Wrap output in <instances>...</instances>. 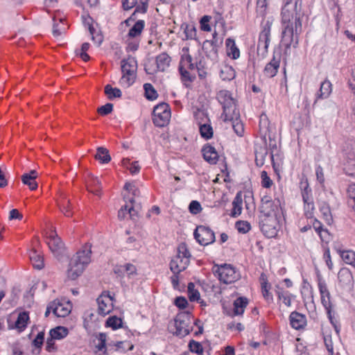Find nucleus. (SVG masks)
Listing matches in <instances>:
<instances>
[{
  "instance_id": "bf43d9fd",
  "label": "nucleus",
  "mask_w": 355,
  "mask_h": 355,
  "mask_svg": "<svg viewBox=\"0 0 355 355\" xmlns=\"http://www.w3.org/2000/svg\"><path fill=\"white\" fill-rule=\"evenodd\" d=\"M261 186L263 188H270L272 185L273 184L272 180L270 179V178L268 175V173L266 171H263L261 173Z\"/></svg>"
},
{
  "instance_id": "0eeeda50",
  "label": "nucleus",
  "mask_w": 355,
  "mask_h": 355,
  "mask_svg": "<svg viewBox=\"0 0 355 355\" xmlns=\"http://www.w3.org/2000/svg\"><path fill=\"white\" fill-rule=\"evenodd\" d=\"M212 272L220 282L225 284L234 283L240 278L239 272L231 264H215L212 268Z\"/></svg>"
},
{
  "instance_id": "6e6d98bb",
  "label": "nucleus",
  "mask_w": 355,
  "mask_h": 355,
  "mask_svg": "<svg viewBox=\"0 0 355 355\" xmlns=\"http://www.w3.org/2000/svg\"><path fill=\"white\" fill-rule=\"evenodd\" d=\"M106 326L117 329L122 327V320L116 316L110 317L106 321Z\"/></svg>"
},
{
  "instance_id": "c85d7f7f",
  "label": "nucleus",
  "mask_w": 355,
  "mask_h": 355,
  "mask_svg": "<svg viewBox=\"0 0 355 355\" xmlns=\"http://www.w3.org/2000/svg\"><path fill=\"white\" fill-rule=\"evenodd\" d=\"M51 309L53 314L57 317H66L71 312L70 305L54 301L51 303Z\"/></svg>"
},
{
  "instance_id": "3c124183",
  "label": "nucleus",
  "mask_w": 355,
  "mask_h": 355,
  "mask_svg": "<svg viewBox=\"0 0 355 355\" xmlns=\"http://www.w3.org/2000/svg\"><path fill=\"white\" fill-rule=\"evenodd\" d=\"M105 93L107 96V98L110 100L121 96V90L116 87H112L110 85H107L105 87Z\"/></svg>"
},
{
  "instance_id": "774afa93",
  "label": "nucleus",
  "mask_w": 355,
  "mask_h": 355,
  "mask_svg": "<svg viewBox=\"0 0 355 355\" xmlns=\"http://www.w3.org/2000/svg\"><path fill=\"white\" fill-rule=\"evenodd\" d=\"M113 110V105L112 103H107L98 108L97 112L99 114L105 116L112 112Z\"/></svg>"
},
{
  "instance_id": "39448f33",
  "label": "nucleus",
  "mask_w": 355,
  "mask_h": 355,
  "mask_svg": "<svg viewBox=\"0 0 355 355\" xmlns=\"http://www.w3.org/2000/svg\"><path fill=\"white\" fill-rule=\"evenodd\" d=\"M191 253L185 243H181L178 247L177 255L170 262V269L173 273H180L189 264Z\"/></svg>"
},
{
  "instance_id": "412c9836",
  "label": "nucleus",
  "mask_w": 355,
  "mask_h": 355,
  "mask_svg": "<svg viewBox=\"0 0 355 355\" xmlns=\"http://www.w3.org/2000/svg\"><path fill=\"white\" fill-rule=\"evenodd\" d=\"M339 284L343 288L350 291L354 286V278L348 268H341L338 274Z\"/></svg>"
},
{
  "instance_id": "37998d69",
  "label": "nucleus",
  "mask_w": 355,
  "mask_h": 355,
  "mask_svg": "<svg viewBox=\"0 0 355 355\" xmlns=\"http://www.w3.org/2000/svg\"><path fill=\"white\" fill-rule=\"evenodd\" d=\"M300 188L302 190V196L304 202H307L313 200L311 189L309 186L307 180L300 182Z\"/></svg>"
},
{
  "instance_id": "603ef678",
  "label": "nucleus",
  "mask_w": 355,
  "mask_h": 355,
  "mask_svg": "<svg viewBox=\"0 0 355 355\" xmlns=\"http://www.w3.org/2000/svg\"><path fill=\"white\" fill-rule=\"evenodd\" d=\"M90 44L88 42H85L82 44L81 48L80 49H76L75 53L76 55L80 56L83 60L87 62L89 60L90 57L87 53V51L89 49Z\"/></svg>"
},
{
  "instance_id": "a211bd4d",
  "label": "nucleus",
  "mask_w": 355,
  "mask_h": 355,
  "mask_svg": "<svg viewBox=\"0 0 355 355\" xmlns=\"http://www.w3.org/2000/svg\"><path fill=\"white\" fill-rule=\"evenodd\" d=\"M281 55L279 53H274L271 60L267 63L263 69V73L267 78H273L276 76L281 62Z\"/></svg>"
},
{
  "instance_id": "423d86ee",
  "label": "nucleus",
  "mask_w": 355,
  "mask_h": 355,
  "mask_svg": "<svg viewBox=\"0 0 355 355\" xmlns=\"http://www.w3.org/2000/svg\"><path fill=\"white\" fill-rule=\"evenodd\" d=\"M261 215L270 216L283 218V208L279 198H272L269 196H264L261 198L259 207Z\"/></svg>"
},
{
  "instance_id": "e2e57ef3",
  "label": "nucleus",
  "mask_w": 355,
  "mask_h": 355,
  "mask_svg": "<svg viewBox=\"0 0 355 355\" xmlns=\"http://www.w3.org/2000/svg\"><path fill=\"white\" fill-rule=\"evenodd\" d=\"M189 347L192 352L196 353L199 355L202 354L203 353L202 346L198 342L192 340L189 342Z\"/></svg>"
},
{
  "instance_id": "8fccbe9b",
  "label": "nucleus",
  "mask_w": 355,
  "mask_h": 355,
  "mask_svg": "<svg viewBox=\"0 0 355 355\" xmlns=\"http://www.w3.org/2000/svg\"><path fill=\"white\" fill-rule=\"evenodd\" d=\"M344 151L345 157L349 162L355 161V141L347 143Z\"/></svg>"
},
{
  "instance_id": "4468645a",
  "label": "nucleus",
  "mask_w": 355,
  "mask_h": 355,
  "mask_svg": "<svg viewBox=\"0 0 355 355\" xmlns=\"http://www.w3.org/2000/svg\"><path fill=\"white\" fill-rule=\"evenodd\" d=\"M195 118L199 126L200 134L205 139H209L213 137L214 131L207 114L201 110L195 114Z\"/></svg>"
},
{
  "instance_id": "052dcab7",
  "label": "nucleus",
  "mask_w": 355,
  "mask_h": 355,
  "mask_svg": "<svg viewBox=\"0 0 355 355\" xmlns=\"http://www.w3.org/2000/svg\"><path fill=\"white\" fill-rule=\"evenodd\" d=\"M341 257L346 263L352 264L355 261V253L350 250L343 251Z\"/></svg>"
},
{
  "instance_id": "4be33fe9",
  "label": "nucleus",
  "mask_w": 355,
  "mask_h": 355,
  "mask_svg": "<svg viewBox=\"0 0 355 355\" xmlns=\"http://www.w3.org/2000/svg\"><path fill=\"white\" fill-rule=\"evenodd\" d=\"M259 127L260 137L265 141H266L267 137L270 139L271 133L275 128L270 125L269 119L266 114L260 116Z\"/></svg>"
},
{
  "instance_id": "473e14b6",
  "label": "nucleus",
  "mask_w": 355,
  "mask_h": 355,
  "mask_svg": "<svg viewBox=\"0 0 355 355\" xmlns=\"http://www.w3.org/2000/svg\"><path fill=\"white\" fill-rule=\"evenodd\" d=\"M98 179L93 175H89L86 180V186L87 190L95 195H100L101 185Z\"/></svg>"
},
{
  "instance_id": "5701e85b",
  "label": "nucleus",
  "mask_w": 355,
  "mask_h": 355,
  "mask_svg": "<svg viewBox=\"0 0 355 355\" xmlns=\"http://www.w3.org/2000/svg\"><path fill=\"white\" fill-rule=\"evenodd\" d=\"M270 40V26L267 24L260 33L257 45L258 51L263 50V53L267 52Z\"/></svg>"
},
{
  "instance_id": "dca6fc26",
  "label": "nucleus",
  "mask_w": 355,
  "mask_h": 355,
  "mask_svg": "<svg viewBox=\"0 0 355 355\" xmlns=\"http://www.w3.org/2000/svg\"><path fill=\"white\" fill-rule=\"evenodd\" d=\"M196 240L202 245H207L214 242L215 234L208 227L200 225L193 233Z\"/></svg>"
},
{
  "instance_id": "864d4df0",
  "label": "nucleus",
  "mask_w": 355,
  "mask_h": 355,
  "mask_svg": "<svg viewBox=\"0 0 355 355\" xmlns=\"http://www.w3.org/2000/svg\"><path fill=\"white\" fill-rule=\"evenodd\" d=\"M145 91V96L148 100H155L157 97V93L153 86L150 83H145L144 85Z\"/></svg>"
},
{
  "instance_id": "a18cd8bd",
  "label": "nucleus",
  "mask_w": 355,
  "mask_h": 355,
  "mask_svg": "<svg viewBox=\"0 0 355 355\" xmlns=\"http://www.w3.org/2000/svg\"><path fill=\"white\" fill-rule=\"evenodd\" d=\"M67 334L68 329L64 327H57L50 331V336L56 340L64 338Z\"/></svg>"
},
{
  "instance_id": "9b49d317",
  "label": "nucleus",
  "mask_w": 355,
  "mask_h": 355,
  "mask_svg": "<svg viewBox=\"0 0 355 355\" xmlns=\"http://www.w3.org/2000/svg\"><path fill=\"white\" fill-rule=\"evenodd\" d=\"M171 58L166 53H162L158 55L154 64L148 62L145 65V71L148 74H154L157 71H166L171 64Z\"/></svg>"
},
{
  "instance_id": "49530a36",
  "label": "nucleus",
  "mask_w": 355,
  "mask_h": 355,
  "mask_svg": "<svg viewBox=\"0 0 355 355\" xmlns=\"http://www.w3.org/2000/svg\"><path fill=\"white\" fill-rule=\"evenodd\" d=\"M197 69L198 76L200 79L205 78L208 73V68L204 59H200L195 64V69Z\"/></svg>"
},
{
  "instance_id": "6e6552de",
  "label": "nucleus",
  "mask_w": 355,
  "mask_h": 355,
  "mask_svg": "<svg viewBox=\"0 0 355 355\" xmlns=\"http://www.w3.org/2000/svg\"><path fill=\"white\" fill-rule=\"evenodd\" d=\"M282 218L259 216V226L263 234L268 238H275L278 233Z\"/></svg>"
},
{
  "instance_id": "a878e982",
  "label": "nucleus",
  "mask_w": 355,
  "mask_h": 355,
  "mask_svg": "<svg viewBox=\"0 0 355 355\" xmlns=\"http://www.w3.org/2000/svg\"><path fill=\"white\" fill-rule=\"evenodd\" d=\"M88 30L91 35L92 40L100 46L104 40V36L99 24H87Z\"/></svg>"
},
{
  "instance_id": "79ce46f5",
  "label": "nucleus",
  "mask_w": 355,
  "mask_h": 355,
  "mask_svg": "<svg viewBox=\"0 0 355 355\" xmlns=\"http://www.w3.org/2000/svg\"><path fill=\"white\" fill-rule=\"evenodd\" d=\"M234 69L230 65H224L220 71V77L223 80H231L235 78Z\"/></svg>"
},
{
  "instance_id": "5fc2aeb1",
  "label": "nucleus",
  "mask_w": 355,
  "mask_h": 355,
  "mask_svg": "<svg viewBox=\"0 0 355 355\" xmlns=\"http://www.w3.org/2000/svg\"><path fill=\"white\" fill-rule=\"evenodd\" d=\"M320 212L322 213L323 218L324 220L328 223L330 224L333 221V218L331 213V209L329 206L326 204L323 203L320 207Z\"/></svg>"
},
{
  "instance_id": "f8f14e48",
  "label": "nucleus",
  "mask_w": 355,
  "mask_h": 355,
  "mask_svg": "<svg viewBox=\"0 0 355 355\" xmlns=\"http://www.w3.org/2000/svg\"><path fill=\"white\" fill-rule=\"evenodd\" d=\"M222 44L223 37H219L217 31L214 29L212 33V40H207L203 42L202 50L207 57L216 60Z\"/></svg>"
},
{
  "instance_id": "c03bdc74",
  "label": "nucleus",
  "mask_w": 355,
  "mask_h": 355,
  "mask_svg": "<svg viewBox=\"0 0 355 355\" xmlns=\"http://www.w3.org/2000/svg\"><path fill=\"white\" fill-rule=\"evenodd\" d=\"M225 121H230L232 123V128L235 132V133L239 136L242 137L244 134V126L242 122L240 120V115L236 119H223Z\"/></svg>"
},
{
  "instance_id": "aec40b11",
  "label": "nucleus",
  "mask_w": 355,
  "mask_h": 355,
  "mask_svg": "<svg viewBox=\"0 0 355 355\" xmlns=\"http://www.w3.org/2000/svg\"><path fill=\"white\" fill-rule=\"evenodd\" d=\"M98 313L105 316L109 314L113 309V299L109 295H101L97 298Z\"/></svg>"
},
{
  "instance_id": "cd10ccee",
  "label": "nucleus",
  "mask_w": 355,
  "mask_h": 355,
  "mask_svg": "<svg viewBox=\"0 0 355 355\" xmlns=\"http://www.w3.org/2000/svg\"><path fill=\"white\" fill-rule=\"evenodd\" d=\"M57 202L60 211L64 214L65 216H72L73 211L71 210V202L65 193H62L60 194Z\"/></svg>"
},
{
  "instance_id": "0e129e2a",
  "label": "nucleus",
  "mask_w": 355,
  "mask_h": 355,
  "mask_svg": "<svg viewBox=\"0 0 355 355\" xmlns=\"http://www.w3.org/2000/svg\"><path fill=\"white\" fill-rule=\"evenodd\" d=\"M185 27L184 28V32L186 33V36L187 38H194L196 35V28L193 26V24H185Z\"/></svg>"
},
{
  "instance_id": "f704fd0d",
  "label": "nucleus",
  "mask_w": 355,
  "mask_h": 355,
  "mask_svg": "<svg viewBox=\"0 0 355 355\" xmlns=\"http://www.w3.org/2000/svg\"><path fill=\"white\" fill-rule=\"evenodd\" d=\"M276 295L278 300L282 301L287 307L291 306V298L293 297L288 291H285L283 288L276 286Z\"/></svg>"
},
{
  "instance_id": "de8ad7c7",
  "label": "nucleus",
  "mask_w": 355,
  "mask_h": 355,
  "mask_svg": "<svg viewBox=\"0 0 355 355\" xmlns=\"http://www.w3.org/2000/svg\"><path fill=\"white\" fill-rule=\"evenodd\" d=\"M188 296L191 302H199L200 300V293L195 288V284L192 282L188 284Z\"/></svg>"
},
{
  "instance_id": "2eb2a0df",
  "label": "nucleus",
  "mask_w": 355,
  "mask_h": 355,
  "mask_svg": "<svg viewBox=\"0 0 355 355\" xmlns=\"http://www.w3.org/2000/svg\"><path fill=\"white\" fill-rule=\"evenodd\" d=\"M318 286L320 294L321 303L327 311L328 318L331 320L333 304L330 292L327 288V284L321 278L318 279Z\"/></svg>"
},
{
  "instance_id": "69168bd1",
  "label": "nucleus",
  "mask_w": 355,
  "mask_h": 355,
  "mask_svg": "<svg viewBox=\"0 0 355 355\" xmlns=\"http://www.w3.org/2000/svg\"><path fill=\"white\" fill-rule=\"evenodd\" d=\"M267 6V0H257V12L261 16H264Z\"/></svg>"
},
{
  "instance_id": "4c0bfd02",
  "label": "nucleus",
  "mask_w": 355,
  "mask_h": 355,
  "mask_svg": "<svg viewBox=\"0 0 355 355\" xmlns=\"http://www.w3.org/2000/svg\"><path fill=\"white\" fill-rule=\"evenodd\" d=\"M30 260L35 268L42 269L44 264V259L42 255L36 250H32L29 254Z\"/></svg>"
},
{
  "instance_id": "338daca9",
  "label": "nucleus",
  "mask_w": 355,
  "mask_h": 355,
  "mask_svg": "<svg viewBox=\"0 0 355 355\" xmlns=\"http://www.w3.org/2000/svg\"><path fill=\"white\" fill-rule=\"evenodd\" d=\"M130 249L138 250L141 248V245L139 241H138L134 236H130L126 241Z\"/></svg>"
},
{
  "instance_id": "9d476101",
  "label": "nucleus",
  "mask_w": 355,
  "mask_h": 355,
  "mask_svg": "<svg viewBox=\"0 0 355 355\" xmlns=\"http://www.w3.org/2000/svg\"><path fill=\"white\" fill-rule=\"evenodd\" d=\"M153 123L157 127L166 125L171 119V109L168 104L162 103L153 109Z\"/></svg>"
},
{
  "instance_id": "f03ea898",
  "label": "nucleus",
  "mask_w": 355,
  "mask_h": 355,
  "mask_svg": "<svg viewBox=\"0 0 355 355\" xmlns=\"http://www.w3.org/2000/svg\"><path fill=\"white\" fill-rule=\"evenodd\" d=\"M216 99L222 106V117L223 119H236L239 116L237 101L233 97L230 91L226 89L220 90L216 94Z\"/></svg>"
},
{
  "instance_id": "f3484780",
  "label": "nucleus",
  "mask_w": 355,
  "mask_h": 355,
  "mask_svg": "<svg viewBox=\"0 0 355 355\" xmlns=\"http://www.w3.org/2000/svg\"><path fill=\"white\" fill-rule=\"evenodd\" d=\"M302 31V24H288L283 31L285 40L288 37L289 47L293 42L297 44V35Z\"/></svg>"
},
{
  "instance_id": "7ed1b4c3",
  "label": "nucleus",
  "mask_w": 355,
  "mask_h": 355,
  "mask_svg": "<svg viewBox=\"0 0 355 355\" xmlns=\"http://www.w3.org/2000/svg\"><path fill=\"white\" fill-rule=\"evenodd\" d=\"M195 64L189 53V48L183 47L182 49L181 60L179 64V72L181 81L186 87H189L196 79Z\"/></svg>"
},
{
  "instance_id": "ddd939ff",
  "label": "nucleus",
  "mask_w": 355,
  "mask_h": 355,
  "mask_svg": "<svg viewBox=\"0 0 355 355\" xmlns=\"http://www.w3.org/2000/svg\"><path fill=\"white\" fill-rule=\"evenodd\" d=\"M191 315L189 312L178 313L174 320L175 327V334L180 337H184L190 333Z\"/></svg>"
},
{
  "instance_id": "4d7b16f0",
  "label": "nucleus",
  "mask_w": 355,
  "mask_h": 355,
  "mask_svg": "<svg viewBox=\"0 0 355 355\" xmlns=\"http://www.w3.org/2000/svg\"><path fill=\"white\" fill-rule=\"evenodd\" d=\"M235 227L239 233L246 234L251 229L250 224L245 220H239L235 223Z\"/></svg>"
},
{
  "instance_id": "a19ab883",
  "label": "nucleus",
  "mask_w": 355,
  "mask_h": 355,
  "mask_svg": "<svg viewBox=\"0 0 355 355\" xmlns=\"http://www.w3.org/2000/svg\"><path fill=\"white\" fill-rule=\"evenodd\" d=\"M144 28V24H134V25L130 28L127 37L136 40H139Z\"/></svg>"
},
{
  "instance_id": "7c9ffc66",
  "label": "nucleus",
  "mask_w": 355,
  "mask_h": 355,
  "mask_svg": "<svg viewBox=\"0 0 355 355\" xmlns=\"http://www.w3.org/2000/svg\"><path fill=\"white\" fill-rule=\"evenodd\" d=\"M37 175L38 173L35 170H32L21 176V181L24 184L28 186L31 190H35L37 188V183L35 181Z\"/></svg>"
},
{
  "instance_id": "72a5a7b5",
  "label": "nucleus",
  "mask_w": 355,
  "mask_h": 355,
  "mask_svg": "<svg viewBox=\"0 0 355 355\" xmlns=\"http://www.w3.org/2000/svg\"><path fill=\"white\" fill-rule=\"evenodd\" d=\"M261 288L263 297L268 302H273L272 294L270 292L271 285L268 283L267 279L262 275L261 276Z\"/></svg>"
},
{
  "instance_id": "680f3d73",
  "label": "nucleus",
  "mask_w": 355,
  "mask_h": 355,
  "mask_svg": "<svg viewBox=\"0 0 355 355\" xmlns=\"http://www.w3.org/2000/svg\"><path fill=\"white\" fill-rule=\"evenodd\" d=\"M304 214L306 218H312L313 217V211H314V203L313 200L304 202Z\"/></svg>"
},
{
  "instance_id": "bb28decb",
  "label": "nucleus",
  "mask_w": 355,
  "mask_h": 355,
  "mask_svg": "<svg viewBox=\"0 0 355 355\" xmlns=\"http://www.w3.org/2000/svg\"><path fill=\"white\" fill-rule=\"evenodd\" d=\"M148 1L149 0H140L139 3L136 6L135 10L132 15L128 19H125L123 22H130L135 21V22H144L143 19H137V16L139 14H144L146 12Z\"/></svg>"
},
{
  "instance_id": "b1692460",
  "label": "nucleus",
  "mask_w": 355,
  "mask_h": 355,
  "mask_svg": "<svg viewBox=\"0 0 355 355\" xmlns=\"http://www.w3.org/2000/svg\"><path fill=\"white\" fill-rule=\"evenodd\" d=\"M289 320L291 327L297 330L302 329L306 325V316L297 311H293L290 314Z\"/></svg>"
},
{
  "instance_id": "1a4fd4ad",
  "label": "nucleus",
  "mask_w": 355,
  "mask_h": 355,
  "mask_svg": "<svg viewBox=\"0 0 355 355\" xmlns=\"http://www.w3.org/2000/svg\"><path fill=\"white\" fill-rule=\"evenodd\" d=\"M297 1L284 0L282 10V22H302L307 21L306 17L300 16L297 11Z\"/></svg>"
},
{
  "instance_id": "c9c22d12",
  "label": "nucleus",
  "mask_w": 355,
  "mask_h": 355,
  "mask_svg": "<svg viewBox=\"0 0 355 355\" xmlns=\"http://www.w3.org/2000/svg\"><path fill=\"white\" fill-rule=\"evenodd\" d=\"M332 91V85L328 80L323 81L321 85L318 92L316 94V99L327 98Z\"/></svg>"
},
{
  "instance_id": "6ab92c4d",
  "label": "nucleus",
  "mask_w": 355,
  "mask_h": 355,
  "mask_svg": "<svg viewBox=\"0 0 355 355\" xmlns=\"http://www.w3.org/2000/svg\"><path fill=\"white\" fill-rule=\"evenodd\" d=\"M47 245L55 255H59L64 249V244L55 231H51L46 238Z\"/></svg>"
},
{
  "instance_id": "09e8293b",
  "label": "nucleus",
  "mask_w": 355,
  "mask_h": 355,
  "mask_svg": "<svg viewBox=\"0 0 355 355\" xmlns=\"http://www.w3.org/2000/svg\"><path fill=\"white\" fill-rule=\"evenodd\" d=\"M68 24H53L52 28V33L54 37H57L64 34L69 29Z\"/></svg>"
},
{
  "instance_id": "f257e3e1",
  "label": "nucleus",
  "mask_w": 355,
  "mask_h": 355,
  "mask_svg": "<svg viewBox=\"0 0 355 355\" xmlns=\"http://www.w3.org/2000/svg\"><path fill=\"white\" fill-rule=\"evenodd\" d=\"M91 245L86 243L73 256L67 270V277L69 279L75 280L82 275L86 267L91 262Z\"/></svg>"
},
{
  "instance_id": "58836bf2",
  "label": "nucleus",
  "mask_w": 355,
  "mask_h": 355,
  "mask_svg": "<svg viewBox=\"0 0 355 355\" xmlns=\"http://www.w3.org/2000/svg\"><path fill=\"white\" fill-rule=\"evenodd\" d=\"M242 197L240 193H238L232 202V209L231 212V216L232 217H237L241 214L242 211Z\"/></svg>"
},
{
  "instance_id": "13d9d810",
  "label": "nucleus",
  "mask_w": 355,
  "mask_h": 355,
  "mask_svg": "<svg viewBox=\"0 0 355 355\" xmlns=\"http://www.w3.org/2000/svg\"><path fill=\"white\" fill-rule=\"evenodd\" d=\"M98 343L96 345V347L98 351L103 352L102 355H107L106 349V335L105 334H100L98 336Z\"/></svg>"
},
{
  "instance_id": "2f4dec72",
  "label": "nucleus",
  "mask_w": 355,
  "mask_h": 355,
  "mask_svg": "<svg viewBox=\"0 0 355 355\" xmlns=\"http://www.w3.org/2000/svg\"><path fill=\"white\" fill-rule=\"evenodd\" d=\"M226 53L228 57L236 60L240 56V51L236 46L234 40L227 38L225 41Z\"/></svg>"
},
{
  "instance_id": "c756f323",
  "label": "nucleus",
  "mask_w": 355,
  "mask_h": 355,
  "mask_svg": "<svg viewBox=\"0 0 355 355\" xmlns=\"http://www.w3.org/2000/svg\"><path fill=\"white\" fill-rule=\"evenodd\" d=\"M248 304V299L247 297H239L236 298L233 303V311L232 315H242Z\"/></svg>"
},
{
  "instance_id": "393cba45",
  "label": "nucleus",
  "mask_w": 355,
  "mask_h": 355,
  "mask_svg": "<svg viewBox=\"0 0 355 355\" xmlns=\"http://www.w3.org/2000/svg\"><path fill=\"white\" fill-rule=\"evenodd\" d=\"M203 158L211 164H215L218 160V154L215 148L209 144H206L202 149Z\"/></svg>"
},
{
  "instance_id": "20e7f679",
  "label": "nucleus",
  "mask_w": 355,
  "mask_h": 355,
  "mask_svg": "<svg viewBox=\"0 0 355 355\" xmlns=\"http://www.w3.org/2000/svg\"><path fill=\"white\" fill-rule=\"evenodd\" d=\"M122 76L119 83L121 86L128 87L135 81L137 71V62L132 56L123 59L121 62Z\"/></svg>"
},
{
  "instance_id": "ea45409f",
  "label": "nucleus",
  "mask_w": 355,
  "mask_h": 355,
  "mask_svg": "<svg viewBox=\"0 0 355 355\" xmlns=\"http://www.w3.org/2000/svg\"><path fill=\"white\" fill-rule=\"evenodd\" d=\"M96 154L95 159L98 160L102 164H107L111 160V157L109 150L104 147H98L96 149Z\"/></svg>"
},
{
  "instance_id": "e433bc0d",
  "label": "nucleus",
  "mask_w": 355,
  "mask_h": 355,
  "mask_svg": "<svg viewBox=\"0 0 355 355\" xmlns=\"http://www.w3.org/2000/svg\"><path fill=\"white\" fill-rule=\"evenodd\" d=\"M29 321V315L26 311H23L19 313L17 320L15 322L14 327L19 330V331H22L25 329L27 326V324Z\"/></svg>"
}]
</instances>
